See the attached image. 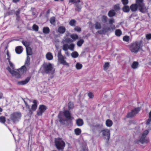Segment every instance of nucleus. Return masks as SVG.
Returning <instances> with one entry per match:
<instances>
[{
  "mask_svg": "<svg viewBox=\"0 0 151 151\" xmlns=\"http://www.w3.org/2000/svg\"><path fill=\"white\" fill-rule=\"evenodd\" d=\"M123 40L125 42H128L129 40V37L128 36H125L123 37Z\"/></svg>",
  "mask_w": 151,
  "mask_h": 151,
  "instance_id": "nucleus-39",
  "label": "nucleus"
},
{
  "mask_svg": "<svg viewBox=\"0 0 151 151\" xmlns=\"http://www.w3.org/2000/svg\"><path fill=\"white\" fill-rule=\"evenodd\" d=\"M76 123L78 126H81L83 124V120L81 119H78L76 120Z\"/></svg>",
  "mask_w": 151,
  "mask_h": 151,
  "instance_id": "nucleus-18",
  "label": "nucleus"
},
{
  "mask_svg": "<svg viewBox=\"0 0 151 151\" xmlns=\"http://www.w3.org/2000/svg\"><path fill=\"white\" fill-rule=\"evenodd\" d=\"M21 117L20 112H15L12 114L10 116V119L14 122L18 121Z\"/></svg>",
  "mask_w": 151,
  "mask_h": 151,
  "instance_id": "nucleus-9",
  "label": "nucleus"
},
{
  "mask_svg": "<svg viewBox=\"0 0 151 151\" xmlns=\"http://www.w3.org/2000/svg\"><path fill=\"white\" fill-rule=\"evenodd\" d=\"M79 54L78 52L76 51H74L71 54V56L74 58H76L78 56Z\"/></svg>",
  "mask_w": 151,
  "mask_h": 151,
  "instance_id": "nucleus-28",
  "label": "nucleus"
},
{
  "mask_svg": "<svg viewBox=\"0 0 151 151\" xmlns=\"http://www.w3.org/2000/svg\"><path fill=\"white\" fill-rule=\"evenodd\" d=\"M151 1V0H150Z\"/></svg>",
  "mask_w": 151,
  "mask_h": 151,
  "instance_id": "nucleus-61",
  "label": "nucleus"
},
{
  "mask_svg": "<svg viewBox=\"0 0 151 151\" xmlns=\"http://www.w3.org/2000/svg\"><path fill=\"white\" fill-rule=\"evenodd\" d=\"M130 10L129 6H124L123 8V10L124 12H127L129 11Z\"/></svg>",
  "mask_w": 151,
  "mask_h": 151,
  "instance_id": "nucleus-33",
  "label": "nucleus"
},
{
  "mask_svg": "<svg viewBox=\"0 0 151 151\" xmlns=\"http://www.w3.org/2000/svg\"><path fill=\"white\" fill-rule=\"evenodd\" d=\"M99 133L104 139L107 141L109 139L110 137V130L109 129H104L100 131Z\"/></svg>",
  "mask_w": 151,
  "mask_h": 151,
  "instance_id": "nucleus-8",
  "label": "nucleus"
},
{
  "mask_svg": "<svg viewBox=\"0 0 151 151\" xmlns=\"http://www.w3.org/2000/svg\"><path fill=\"white\" fill-rule=\"evenodd\" d=\"M15 50L16 53L20 54L22 52L23 49L21 46H19L16 47Z\"/></svg>",
  "mask_w": 151,
  "mask_h": 151,
  "instance_id": "nucleus-20",
  "label": "nucleus"
},
{
  "mask_svg": "<svg viewBox=\"0 0 151 151\" xmlns=\"http://www.w3.org/2000/svg\"><path fill=\"white\" fill-rule=\"evenodd\" d=\"M55 46L57 48H58V47H57L56 45H55Z\"/></svg>",
  "mask_w": 151,
  "mask_h": 151,
  "instance_id": "nucleus-58",
  "label": "nucleus"
},
{
  "mask_svg": "<svg viewBox=\"0 0 151 151\" xmlns=\"http://www.w3.org/2000/svg\"><path fill=\"white\" fill-rule=\"evenodd\" d=\"M75 67L77 70H80L82 68L83 65L81 63L79 62H77L75 64Z\"/></svg>",
  "mask_w": 151,
  "mask_h": 151,
  "instance_id": "nucleus-19",
  "label": "nucleus"
},
{
  "mask_svg": "<svg viewBox=\"0 0 151 151\" xmlns=\"http://www.w3.org/2000/svg\"><path fill=\"white\" fill-rule=\"evenodd\" d=\"M101 26L100 23H96L95 24V27L96 29H99L101 28Z\"/></svg>",
  "mask_w": 151,
  "mask_h": 151,
  "instance_id": "nucleus-38",
  "label": "nucleus"
},
{
  "mask_svg": "<svg viewBox=\"0 0 151 151\" xmlns=\"http://www.w3.org/2000/svg\"><path fill=\"white\" fill-rule=\"evenodd\" d=\"M2 97V95L1 93H0V99Z\"/></svg>",
  "mask_w": 151,
  "mask_h": 151,
  "instance_id": "nucleus-55",
  "label": "nucleus"
},
{
  "mask_svg": "<svg viewBox=\"0 0 151 151\" xmlns=\"http://www.w3.org/2000/svg\"><path fill=\"white\" fill-rule=\"evenodd\" d=\"M66 55H68V52H66Z\"/></svg>",
  "mask_w": 151,
  "mask_h": 151,
  "instance_id": "nucleus-57",
  "label": "nucleus"
},
{
  "mask_svg": "<svg viewBox=\"0 0 151 151\" xmlns=\"http://www.w3.org/2000/svg\"><path fill=\"white\" fill-rule=\"evenodd\" d=\"M54 1H58L59 0H54Z\"/></svg>",
  "mask_w": 151,
  "mask_h": 151,
  "instance_id": "nucleus-56",
  "label": "nucleus"
},
{
  "mask_svg": "<svg viewBox=\"0 0 151 151\" xmlns=\"http://www.w3.org/2000/svg\"><path fill=\"white\" fill-rule=\"evenodd\" d=\"M6 55L7 56V59L8 60L9 66L11 68L8 67L7 68V69L13 76L17 78H21L22 76L24 74L28 69V67L24 65L22 66L19 70V73H18L17 70L14 69V64L10 60V57L9 52L8 51L7 52Z\"/></svg>",
  "mask_w": 151,
  "mask_h": 151,
  "instance_id": "nucleus-1",
  "label": "nucleus"
},
{
  "mask_svg": "<svg viewBox=\"0 0 151 151\" xmlns=\"http://www.w3.org/2000/svg\"><path fill=\"white\" fill-rule=\"evenodd\" d=\"M83 40L82 39L78 41L77 43V45L79 47L81 46L83 43Z\"/></svg>",
  "mask_w": 151,
  "mask_h": 151,
  "instance_id": "nucleus-35",
  "label": "nucleus"
},
{
  "mask_svg": "<svg viewBox=\"0 0 151 151\" xmlns=\"http://www.w3.org/2000/svg\"><path fill=\"white\" fill-rule=\"evenodd\" d=\"M33 29L35 31H37L38 29V27L36 25L34 24L32 27Z\"/></svg>",
  "mask_w": 151,
  "mask_h": 151,
  "instance_id": "nucleus-43",
  "label": "nucleus"
},
{
  "mask_svg": "<svg viewBox=\"0 0 151 151\" xmlns=\"http://www.w3.org/2000/svg\"><path fill=\"white\" fill-rule=\"evenodd\" d=\"M74 44L71 43L69 45V49L71 50H73L74 49Z\"/></svg>",
  "mask_w": 151,
  "mask_h": 151,
  "instance_id": "nucleus-36",
  "label": "nucleus"
},
{
  "mask_svg": "<svg viewBox=\"0 0 151 151\" xmlns=\"http://www.w3.org/2000/svg\"><path fill=\"white\" fill-rule=\"evenodd\" d=\"M137 8L141 12H146L147 8L145 6L143 0H136V4H132L130 6L131 9L132 11H136Z\"/></svg>",
  "mask_w": 151,
  "mask_h": 151,
  "instance_id": "nucleus-2",
  "label": "nucleus"
},
{
  "mask_svg": "<svg viewBox=\"0 0 151 151\" xmlns=\"http://www.w3.org/2000/svg\"><path fill=\"white\" fill-rule=\"evenodd\" d=\"M139 63L137 62H133L131 65V68L133 69H136L138 67Z\"/></svg>",
  "mask_w": 151,
  "mask_h": 151,
  "instance_id": "nucleus-22",
  "label": "nucleus"
},
{
  "mask_svg": "<svg viewBox=\"0 0 151 151\" xmlns=\"http://www.w3.org/2000/svg\"><path fill=\"white\" fill-rule=\"evenodd\" d=\"M115 8L116 9H119V5H115Z\"/></svg>",
  "mask_w": 151,
  "mask_h": 151,
  "instance_id": "nucleus-50",
  "label": "nucleus"
},
{
  "mask_svg": "<svg viewBox=\"0 0 151 151\" xmlns=\"http://www.w3.org/2000/svg\"><path fill=\"white\" fill-rule=\"evenodd\" d=\"M115 35L117 36H120L122 34V32L120 29H116L115 31Z\"/></svg>",
  "mask_w": 151,
  "mask_h": 151,
  "instance_id": "nucleus-29",
  "label": "nucleus"
},
{
  "mask_svg": "<svg viewBox=\"0 0 151 151\" xmlns=\"http://www.w3.org/2000/svg\"><path fill=\"white\" fill-rule=\"evenodd\" d=\"M59 59L60 63L63 65L67 66L69 65L66 62V61L63 59V58L62 55L59 56Z\"/></svg>",
  "mask_w": 151,
  "mask_h": 151,
  "instance_id": "nucleus-16",
  "label": "nucleus"
},
{
  "mask_svg": "<svg viewBox=\"0 0 151 151\" xmlns=\"http://www.w3.org/2000/svg\"><path fill=\"white\" fill-rule=\"evenodd\" d=\"M22 43L26 47L27 55H31L32 52L31 48L29 46V44L27 42H22Z\"/></svg>",
  "mask_w": 151,
  "mask_h": 151,
  "instance_id": "nucleus-12",
  "label": "nucleus"
},
{
  "mask_svg": "<svg viewBox=\"0 0 151 151\" xmlns=\"http://www.w3.org/2000/svg\"><path fill=\"white\" fill-rule=\"evenodd\" d=\"M46 57L48 60H51L53 58V56L52 53L50 52L47 53L46 55Z\"/></svg>",
  "mask_w": 151,
  "mask_h": 151,
  "instance_id": "nucleus-21",
  "label": "nucleus"
},
{
  "mask_svg": "<svg viewBox=\"0 0 151 151\" xmlns=\"http://www.w3.org/2000/svg\"><path fill=\"white\" fill-rule=\"evenodd\" d=\"M88 96L90 98H92L93 97V95L91 93H89L88 94Z\"/></svg>",
  "mask_w": 151,
  "mask_h": 151,
  "instance_id": "nucleus-46",
  "label": "nucleus"
},
{
  "mask_svg": "<svg viewBox=\"0 0 151 151\" xmlns=\"http://www.w3.org/2000/svg\"><path fill=\"white\" fill-rule=\"evenodd\" d=\"M114 22V20L113 19H111L109 20V23L110 24H112Z\"/></svg>",
  "mask_w": 151,
  "mask_h": 151,
  "instance_id": "nucleus-48",
  "label": "nucleus"
},
{
  "mask_svg": "<svg viewBox=\"0 0 151 151\" xmlns=\"http://www.w3.org/2000/svg\"><path fill=\"white\" fill-rule=\"evenodd\" d=\"M75 0H69V2H73V3H75Z\"/></svg>",
  "mask_w": 151,
  "mask_h": 151,
  "instance_id": "nucleus-51",
  "label": "nucleus"
},
{
  "mask_svg": "<svg viewBox=\"0 0 151 151\" xmlns=\"http://www.w3.org/2000/svg\"><path fill=\"white\" fill-rule=\"evenodd\" d=\"M110 30V29L109 28L105 27L103 29V30L102 31H99L98 32L100 34L104 33L105 32H108V31H109Z\"/></svg>",
  "mask_w": 151,
  "mask_h": 151,
  "instance_id": "nucleus-26",
  "label": "nucleus"
},
{
  "mask_svg": "<svg viewBox=\"0 0 151 151\" xmlns=\"http://www.w3.org/2000/svg\"><path fill=\"white\" fill-rule=\"evenodd\" d=\"M105 124L107 127H110L112 125L113 122L111 120L107 119L106 120Z\"/></svg>",
  "mask_w": 151,
  "mask_h": 151,
  "instance_id": "nucleus-24",
  "label": "nucleus"
},
{
  "mask_svg": "<svg viewBox=\"0 0 151 151\" xmlns=\"http://www.w3.org/2000/svg\"><path fill=\"white\" fill-rule=\"evenodd\" d=\"M74 30L78 32H80L81 31V28L79 27L76 26L74 29Z\"/></svg>",
  "mask_w": 151,
  "mask_h": 151,
  "instance_id": "nucleus-41",
  "label": "nucleus"
},
{
  "mask_svg": "<svg viewBox=\"0 0 151 151\" xmlns=\"http://www.w3.org/2000/svg\"><path fill=\"white\" fill-rule=\"evenodd\" d=\"M62 55L60 52H59L58 54V57L59 58V56H60Z\"/></svg>",
  "mask_w": 151,
  "mask_h": 151,
  "instance_id": "nucleus-54",
  "label": "nucleus"
},
{
  "mask_svg": "<svg viewBox=\"0 0 151 151\" xmlns=\"http://www.w3.org/2000/svg\"><path fill=\"white\" fill-rule=\"evenodd\" d=\"M102 20L104 22H106L107 21V18L105 16H103L102 18Z\"/></svg>",
  "mask_w": 151,
  "mask_h": 151,
  "instance_id": "nucleus-44",
  "label": "nucleus"
},
{
  "mask_svg": "<svg viewBox=\"0 0 151 151\" xmlns=\"http://www.w3.org/2000/svg\"><path fill=\"white\" fill-rule=\"evenodd\" d=\"M47 108L44 105H41L39 107V110L37 112V114L38 115L41 116L42 113L46 110Z\"/></svg>",
  "mask_w": 151,
  "mask_h": 151,
  "instance_id": "nucleus-13",
  "label": "nucleus"
},
{
  "mask_svg": "<svg viewBox=\"0 0 151 151\" xmlns=\"http://www.w3.org/2000/svg\"><path fill=\"white\" fill-rule=\"evenodd\" d=\"M151 122V111L150 112L149 114V118L147 120L146 123L149 124Z\"/></svg>",
  "mask_w": 151,
  "mask_h": 151,
  "instance_id": "nucleus-34",
  "label": "nucleus"
},
{
  "mask_svg": "<svg viewBox=\"0 0 151 151\" xmlns=\"http://www.w3.org/2000/svg\"><path fill=\"white\" fill-rule=\"evenodd\" d=\"M70 37L72 39V41L71 40V42L75 41L78 38V35L76 34H72L70 35Z\"/></svg>",
  "mask_w": 151,
  "mask_h": 151,
  "instance_id": "nucleus-23",
  "label": "nucleus"
},
{
  "mask_svg": "<svg viewBox=\"0 0 151 151\" xmlns=\"http://www.w3.org/2000/svg\"><path fill=\"white\" fill-rule=\"evenodd\" d=\"M80 2V0H75V3H79Z\"/></svg>",
  "mask_w": 151,
  "mask_h": 151,
  "instance_id": "nucleus-52",
  "label": "nucleus"
},
{
  "mask_svg": "<svg viewBox=\"0 0 151 151\" xmlns=\"http://www.w3.org/2000/svg\"><path fill=\"white\" fill-rule=\"evenodd\" d=\"M65 27L60 26L58 29L57 32L63 34L65 32Z\"/></svg>",
  "mask_w": 151,
  "mask_h": 151,
  "instance_id": "nucleus-17",
  "label": "nucleus"
},
{
  "mask_svg": "<svg viewBox=\"0 0 151 151\" xmlns=\"http://www.w3.org/2000/svg\"><path fill=\"white\" fill-rule=\"evenodd\" d=\"M40 70L42 72L50 73L54 71L53 65L50 63H44L41 67Z\"/></svg>",
  "mask_w": 151,
  "mask_h": 151,
  "instance_id": "nucleus-5",
  "label": "nucleus"
},
{
  "mask_svg": "<svg viewBox=\"0 0 151 151\" xmlns=\"http://www.w3.org/2000/svg\"><path fill=\"white\" fill-rule=\"evenodd\" d=\"M110 66L109 63V62L105 63L104 65V70L107 69Z\"/></svg>",
  "mask_w": 151,
  "mask_h": 151,
  "instance_id": "nucleus-31",
  "label": "nucleus"
},
{
  "mask_svg": "<svg viewBox=\"0 0 151 151\" xmlns=\"http://www.w3.org/2000/svg\"><path fill=\"white\" fill-rule=\"evenodd\" d=\"M76 24V22L74 20H71L69 22V24L71 26H73Z\"/></svg>",
  "mask_w": 151,
  "mask_h": 151,
  "instance_id": "nucleus-37",
  "label": "nucleus"
},
{
  "mask_svg": "<svg viewBox=\"0 0 151 151\" xmlns=\"http://www.w3.org/2000/svg\"><path fill=\"white\" fill-rule=\"evenodd\" d=\"M55 19L54 17H52L50 20V23L53 24H54L55 23Z\"/></svg>",
  "mask_w": 151,
  "mask_h": 151,
  "instance_id": "nucleus-40",
  "label": "nucleus"
},
{
  "mask_svg": "<svg viewBox=\"0 0 151 151\" xmlns=\"http://www.w3.org/2000/svg\"><path fill=\"white\" fill-rule=\"evenodd\" d=\"M55 144L56 147L59 150H63L65 147V144L64 141L60 138L55 139Z\"/></svg>",
  "mask_w": 151,
  "mask_h": 151,
  "instance_id": "nucleus-6",
  "label": "nucleus"
},
{
  "mask_svg": "<svg viewBox=\"0 0 151 151\" xmlns=\"http://www.w3.org/2000/svg\"><path fill=\"white\" fill-rule=\"evenodd\" d=\"M149 133V131L145 130L141 134V136L140 139L139 140V142L142 144L147 143L148 142L147 139L146 138V137Z\"/></svg>",
  "mask_w": 151,
  "mask_h": 151,
  "instance_id": "nucleus-10",
  "label": "nucleus"
},
{
  "mask_svg": "<svg viewBox=\"0 0 151 151\" xmlns=\"http://www.w3.org/2000/svg\"><path fill=\"white\" fill-rule=\"evenodd\" d=\"M19 0H13V1L14 2H16L18 1Z\"/></svg>",
  "mask_w": 151,
  "mask_h": 151,
  "instance_id": "nucleus-53",
  "label": "nucleus"
},
{
  "mask_svg": "<svg viewBox=\"0 0 151 151\" xmlns=\"http://www.w3.org/2000/svg\"><path fill=\"white\" fill-rule=\"evenodd\" d=\"M24 104L26 108L29 111H35L37 108V101L36 100H33L32 102L28 99L24 100Z\"/></svg>",
  "mask_w": 151,
  "mask_h": 151,
  "instance_id": "nucleus-4",
  "label": "nucleus"
},
{
  "mask_svg": "<svg viewBox=\"0 0 151 151\" xmlns=\"http://www.w3.org/2000/svg\"><path fill=\"white\" fill-rule=\"evenodd\" d=\"M5 122V118L4 116L0 117V122L2 123H4Z\"/></svg>",
  "mask_w": 151,
  "mask_h": 151,
  "instance_id": "nucleus-42",
  "label": "nucleus"
},
{
  "mask_svg": "<svg viewBox=\"0 0 151 151\" xmlns=\"http://www.w3.org/2000/svg\"><path fill=\"white\" fill-rule=\"evenodd\" d=\"M115 12L114 10H111L109 11L108 14L109 17H113L115 15Z\"/></svg>",
  "mask_w": 151,
  "mask_h": 151,
  "instance_id": "nucleus-30",
  "label": "nucleus"
},
{
  "mask_svg": "<svg viewBox=\"0 0 151 151\" xmlns=\"http://www.w3.org/2000/svg\"><path fill=\"white\" fill-rule=\"evenodd\" d=\"M140 110V109L139 107L136 108L127 115V117H131L134 116Z\"/></svg>",
  "mask_w": 151,
  "mask_h": 151,
  "instance_id": "nucleus-14",
  "label": "nucleus"
},
{
  "mask_svg": "<svg viewBox=\"0 0 151 151\" xmlns=\"http://www.w3.org/2000/svg\"><path fill=\"white\" fill-rule=\"evenodd\" d=\"M30 79V77H27L25 80L18 82V84L21 85H24L27 83L29 81Z\"/></svg>",
  "mask_w": 151,
  "mask_h": 151,
  "instance_id": "nucleus-15",
  "label": "nucleus"
},
{
  "mask_svg": "<svg viewBox=\"0 0 151 151\" xmlns=\"http://www.w3.org/2000/svg\"><path fill=\"white\" fill-rule=\"evenodd\" d=\"M30 58L29 57L27 56L26 61L25 62L24 66L28 67V65L30 64Z\"/></svg>",
  "mask_w": 151,
  "mask_h": 151,
  "instance_id": "nucleus-27",
  "label": "nucleus"
},
{
  "mask_svg": "<svg viewBox=\"0 0 151 151\" xmlns=\"http://www.w3.org/2000/svg\"><path fill=\"white\" fill-rule=\"evenodd\" d=\"M43 32L44 33L47 34L49 32L50 29L48 27H45L43 29Z\"/></svg>",
  "mask_w": 151,
  "mask_h": 151,
  "instance_id": "nucleus-32",
  "label": "nucleus"
},
{
  "mask_svg": "<svg viewBox=\"0 0 151 151\" xmlns=\"http://www.w3.org/2000/svg\"><path fill=\"white\" fill-rule=\"evenodd\" d=\"M58 117L60 122L62 124H65L68 120H72L73 119L71 114L68 111L60 113Z\"/></svg>",
  "mask_w": 151,
  "mask_h": 151,
  "instance_id": "nucleus-3",
  "label": "nucleus"
},
{
  "mask_svg": "<svg viewBox=\"0 0 151 151\" xmlns=\"http://www.w3.org/2000/svg\"><path fill=\"white\" fill-rule=\"evenodd\" d=\"M60 0V1H63L64 0Z\"/></svg>",
  "mask_w": 151,
  "mask_h": 151,
  "instance_id": "nucleus-60",
  "label": "nucleus"
},
{
  "mask_svg": "<svg viewBox=\"0 0 151 151\" xmlns=\"http://www.w3.org/2000/svg\"><path fill=\"white\" fill-rule=\"evenodd\" d=\"M150 65H151V62L150 63Z\"/></svg>",
  "mask_w": 151,
  "mask_h": 151,
  "instance_id": "nucleus-59",
  "label": "nucleus"
},
{
  "mask_svg": "<svg viewBox=\"0 0 151 151\" xmlns=\"http://www.w3.org/2000/svg\"><path fill=\"white\" fill-rule=\"evenodd\" d=\"M74 132L75 134L76 135H79L81 134V129L77 128L74 129Z\"/></svg>",
  "mask_w": 151,
  "mask_h": 151,
  "instance_id": "nucleus-25",
  "label": "nucleus"
},
{
  "mask_svg": "<svg viewBox=\"0 0 151 151\" xmlns=\"http://www.w3.org/2000/svg\"><path fill=\"white\" fill-rule=\"evenodd\" d=\"M71 42V40L70 38H66L63 40L62 43L63 44V49L64 51H66L69 49V45L66 44V43H68Z\"/></svg>",
  "mask_w": 151,
  "mask_h": 151,
  "instance_id": "nucleus-11",
  "label": "nucleus"
},
{
  "mask_svg": "<svg viewBox=\"0 0 151 151\" xmlns=\"http://www.w3.org/2000/svg\"><path fill=\"white\" fill-rule=\"evenodd\" d=\"M146 38L148 40H150L151 39V34H149L146 35Z\"/></svg>",
  "mask_w": 151,
  "mask_h": 151,
  "instance_id": "nucleus-47",
  "label": "nucleus"
},
{
  "mask_svg": "<svg viewBox=\"0 0 151 151\" xmlns=\"http://www.w3.org/2000/svg\"><path fill=\"white\" fill-rule=\"evenodd\" d=\"M122 1L124 4H127L128 3V0H122Z\"/></svg>",
  "mask_w": 151,
  "mask_h": 151,
  "instance_id": "nucleus-45",
  "label": "nucleus"
},
{
  "mask_svg": "<svg viewBox=\"0 0 151 151\" xmlns=\"http://www.w3.org/2000/svg\"><path fill=\"white\" fill-rule=\"evenodd\" d=\"M141 47L140 44L138 42H135L132 43L130 46V50L132 52H138Z\"/></svg>",
  "mask_w": 151,
  "mask_h": 151,
  "instance_id": "nucleus-7",
  "label": "nucleus"
},
{
  "mask_svg": "<svg viewBox=\"0 0 151 151\" xmlns=\"http://www.w3.org/2000/svg\"><path fill=\"white\" fill-rule=\"evenodd\" d=\"M81 8V7L80 6L79 7L77 6H76V10L78 11H79Z\"/></svg>",
  "mask_w": 151,
  "mask_h": 151,
  "instance_id": "nucleus-49",
  "label": "nucleus"
}]
</instances>
